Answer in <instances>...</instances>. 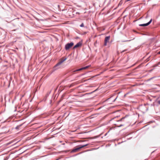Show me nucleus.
I'll return each instance as SVG.
<instances>
[{"instance_id": "obj_5", "label": "nucleus", "mask_w": 160, "mask_h": 160, "mask_svg": "<svg viewBox=\"0 0 160 160\" xmlns=\"http://www.w3.org/2000/svg\"><path fill=\"white\" fill-rule=\"evenodd\" d=\"M152 19H151L150 21L148 23L145 24H141L139 25L140 26H146L149 25L152 22Z\"/></svg>"}, {"instance_id": "obj_7", "label": "nucleus", "mask_w": 160, "mask_h": 160, "mask_svg": "<svg viewBox=\"0 0 160 160\" xmlns=\"http://www.w3.org/2000/svg\"><path fill=\"white\" fill-rule=\"evenodd\" d=\"M89 67V66H86V67H85L81 68L80 69H77L76 70L74 71L75 72V71H81V70L84 69H87V68H88Z\"/></svg>"}, {"instance_id": "obj_1", "label": "nucleus", "mask_w": 160, "mask_h": 160, "mask_svg": "<svg viewBox=\"0 0 160 160\" xmlns=\"http://www.w3.org/2000/svg\"><path fill=\"white\" fill-rule=\"evenodd\" d=\"M73 43L72 42L67 43L65 46V49L67 50H68L72 47V46L73 45Z\"/></svg>"}, {"instance_id": "obj_12", "label": "nucleus", "mask_w": 160, "mask_h": 160, "mask_svg": "<svg viewBox=\"0 0 160 160\" xmlns=\"http://www.w3.org/2000/svg\"><path fill=\"white\" fill-rule=\"evenodd\" d=\"M158 53L160 54V51L159 52H158Z\"/></svg>"}, {"instance_id": "obj_4", "label": "nucleus", "mask_w": 160, "mask_h": 160, "mask_svg": "<svg viewBox=\"0 0 160 160\" xmlns=\"http://www.w3.org/2000/svg\"><path fill=\"white\" fill-rule=\"evenodd\" d=\"M67 59V58H65L64 59L61 60L58 63L56 66H55L54 68H55L61 64L62 62H63L64 61H65Z\"/></svg>"}, {"instance_id": "obj_11", "label": "nucleus", "mask_w": 160, "mask_h": 160, "mask_svg": "<svg viewBox=\"0 0 160 160\" xmlns=\"http://www.w3.org/2000/svg\"><path fill=\"white\" fill-rule=\"evenodd\" d=\"M130 41V40H126V41H125L124 42L129 41Z\"/></svg>"}, {"instance_id": "obj_6", "label": "nucleus", "mask_w": 160, "mask_h": 160, "mask_svg": "<svg viewBox=\"0 0 160 160\" xmlns=\"http://www.w3.org/2000/svg\"><path fill=\"white\" fill-rule=\"evenodd\" d=\"M82 45V43L80 42H79L73 48H75L78 47H79L81 46Z\"/></svg>"}, {"instance_id": "obj_3", "label": "nucleus", "mask_w": 160, "mask_h": 160, "mask_svg": "<svg viewBox=\"0 0 160 160\" xmlns=\"http://www.w3.org/2000/svg\"><path fill=\"white\" fill-rule=\"evenodd\" d=\"M87 144H86V145H84L80 146L79 147L73 149L72 150V152H76V151H78V150H79L80 148H83L84 147L87 146Z\"/></svg>"}, {"instance_id": "obj_9", "label": "nucleus", "mask_w": 160, "mask_h": 160, "mask_svg": "<svg viewBox=\"0 0 160 160\" xmlns=\"http://www.w3.org/2000/svg\"><path fill=\"white\" fill-rule=\"evenodd\" d=\"M158 102L159 104H160V100L158 101Z\"/></svg>"}, {"instance_id": "obj_8", "label": "nucleus", "mask_w": 160, "mask_h": 160, "mask_svg": "<svg viewBox=\"0 0 160 160\" xmlns=\"http://www.w3.org/2000/svg\"><path fill=\"white\" fill-rule=\"evenodd\" d=\"M81 27H83L84 26V25L83 23H82L80 25Z\"/></svg>"}, {"instance_id": "obj_2", "label": "nucleus", "mask_w": 160, "mask_h": 160, "mask_svg": "<svg viewBox=\"0 0 160 160\" xmlns=\"http://www.w3.org/2000/svg\"><path fill=\"white\" fill-rule=\"evenodd\" d=\"M110 38V36H107L105 38L104 40V46H106L107 45V43L109 42Z\"/></svg>"}, {"instance_id": "obj_10", "label": "nucleus", "mask_w": 160, "mask_h": 160, "mask_svg": "<svg viewBox=\"0 0 160 160\" xmlns=\"http://www.w3.org/2000/svg\"><path fill=\"white\" fill-rule=\"evenodd\" d=\"M117 97H116L115 98V99L113 101V102H114L117 99Z\"/></svg>"}]
</instances>
